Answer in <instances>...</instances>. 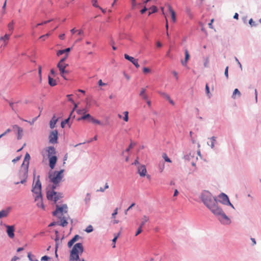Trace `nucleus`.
Instances as JSON below:
<instances>
[{"label":"nucleus","mask_w":261,"mask_h":261,"mask_svg":"<svg viewBox=\"0 0 261 261\" xmlns=\"http://www.w3.org/2000/svg\"><path fill=\"white\" fill-rule=\"evenodd\" d=\"M224 74L227 79L228 78V66H227L225 69Z\"/></svg>","instance_id":"603ef678"},{"label":"nucleus","mask_w":261,"mask_h":261,"mask_svg":"<svg viewBox=\"0 0 261 261\" xmlns=\"http://www.w3.org/2000/svg\"><path fill=\"white\" fill-rule=\"evenodd\" d=\"M56 206V210L53 212V215L58 217L60 219H61V223L59 224V225H61L63 227H65L67 225L68 222L65 217L62 218V216L64 213H67V206L65 204L63 205L62 206H59L57 205Z\"/></svg>","instance_id":"f03ea898"},{"label":"nucleus","mask_w":261,"mask_h":261,"mask_svg":"<svg viewBox=\"0 0 261 261\" xmlns=\"http://www.w3.org/2000/svg\"><path fill=\"white\" fill-rule=\"evenodd\" d=\"M68 56V54H66L65 57L64 58H63L62 59H61L58 63H61L62 64H66V63H65V61L67 58Z\"/></svg>","instance_id":"58836bf2"},{"label":"nucleus","mask_w":261,"mask_h":261,"mask_svg":"<svg viewBox=\"0 0 261 261\" xmlns=\"http://www.w3.org/2000/svg\"><path fill=\"white\" fill-rule=\"evenodd\" d=\"M49 259V257H48L46 255L43 256L41 257V260L43 261H48V260Z\"/></svg>","instance_id":"4d7b16f0"},{"label":"nucleus","mask_w":261,"mask_h":261,"mask_svg":"<svg viewBox=\"0 0 261 261\" xmlns=\"http://www.w3.org/2000/svg\"><path fill=\"white\" fill-rule=\"evenodd\" d=\"M139 95L145 100H147L148 98V95L146 93V89L145 88H141Z\"/></svg>","instance_id":"a211bd4d"},{"label":"nucleus","mask_w":261,"mask_h":261,"mask_svg":"<svg viewBox=\"0 0 261 261\" xmlns=\"http://www.w3.org/2000/svg\"><path fill=\"white\" fill-rule=\"evenodd\" d=\"M48 158L49 161V166L51 169H53L55 167V164L57 162V158L55 155H52Z\"/></svg>","instance_id":"2eb2a0df"},{"label":"nucleus","mask_w":261,"mask_h":261,"mask_svg":"<svg viewBox=\"0 0 261 261\" xmlns=\"http://www.w3.org/2000/svg\"><path fill=\"white\" fill-rule=\"evenodd\" d=\"M48 152V157L51 156V155H54L56 153L55 149L54 147H49L47 150Z\"/></svg>","instance_id":"a878e982"},{"label":"nucleus","mask_w":261,"mask_h":261,"mask_svg":"<svg viewBox=\"0 0 261 261\" xmlns=\"http://www.w3.org/2000/svg\"><path fill=\"white\" fill-rule=\"evenodd\" d=\"M118 236H119V234H118L116 236H115L114 237V238L113 239L112 241H113V243L114 244L113 246V248H115V243L117 240V238L118 237Z\"/></svg>","instance_id":"09e8293b"},{"label":"nucleus","mask_w":261,"mask_h":261,"mask_svg":"<svg viewBox=\"0 0 261 261\" xmlns=\"http://www.w3.org/2000/svg\"><path fill=\"white\" fill-rule=\"evenodd\" d=\"M202 199L204 204L210 209L217 204L216 199L208 192H204L202 195Z\"/></svg>","instance_id":"7ed1b4c3"},{"label":"nucleus","mask_w":261,"mask_h":261,"mask_svg":"<svg viewBox=\"0 0 261 261\" xmlns=\"http://www.w3.org/2000/svg\"><path fill=\"white\" fill-rule=\"evenodd\" d=\"M187 12L188 14L189 15V16L190 17H192V13H191V12L190 9H187Z\"/></svg>","instance_id":"69168bd1"},{"label":"nucleus","mask_w":261,"mask_h":261,"mask_svg":"<svg viewBox=\"0 0 261 261\" xmlns=\"http://www.w3.org/2000/svg\"><path fill=\"white\" fill-rule=\"evenodd\" d=\"M48 84L50 86H55L57 85L56 80H54L50 75H48Z\"/></svg>","instance_id":"bb28decb"},{"label":"nucleus","mask_w":261,"mask_h":261,"mask_svg":"<svg viewBox=\"0 0 261 261\" xmlns=\"http://www.w3.org/2000/svg\"><path fill=\"white\" fill-rule=\"evenodd\" d=\"M65 50L64 49H63V50H59L57 53V55L58 56H60L61 55H62V54H65Z\"/></svg>","instance_id":"864d4df0"},{"label":"nucleus","mask_w":261,"mask_h":261,"mask_svg":"<svg viewBox=\"0 0 261 261\" xmlns=\"http://www.w3.org/2000/svg\"><path fill=\"white\" fill-rule=\"evenodd\" d=\"M98 85H99V86H105V85H106V84L103 83L102 82V80H99V81H98Z\"/></svg>","instance_id":"680f3d73"},{"label":"nucleus","mask_w":261,"mask_h":261,"mask_svg":"<svg viewBox=\"0 0 261 261\" xmlns=\"http://www.w3.org/2000/svg\"><path fill=\"white\" fill-rule=\"evenodd\" d=\"M6 227L7 228V233L8 236L10 238H13L14 237V226L12 225H6Z\"/></svg>","instance_id":"4468645a"},{"label":"nucleus","mask_w":261,"mask_h":261,"mask_svg":"<svg viewBox=\"0 0 261 261\" xmlns=\"http://www.w3.org/2000/svg\"><path fill=\"white\" fill-rule=\"evenodd\" d=\"M236 94H238L239 96L241 95V93L238 89H235L233 91V94H232V97L233 98H235V95Z\"/></svg>","instance_id":"f704fd0d"},{"label":"nucleus","mask_w":261,"mask_h":261,"mask_svg":"<svg viewBox=\"0 0 261 261\" xmlns=\"http://www.w3.org/2000/svg\"><path fill=\"white\" fill-rule=\"evenodd\" d=\"M67 66H68V64H62L61 63L57 64V67L59 70L60 75L65 80H68L66 75L69 73L68 70L66 69Z\"/></svg>","instance_id":"39448f33"},{"label":"nucleus","mask_w":261,"mask_h":261,"mask_svg":"<svg viewBox=\"0 0 261 261\" xmlns=\"http://www.w3.org/2000/svg\"><path fill=\"white\" fill-rule=\"evenodd\" d=\"M10 207H8L5 210H3L0 211V218L7 217L10 213Z\"/></svg>","instance_id":"dca6fc26"},{"label":"nucleus","mask_w":261,"mask_h":261,"mask_svg":"<svg viewBox=\"0 0 261 261\" xmlns=\"http://www.w3.org/2000/svg\"><path fill=\"white\" fill-rule=\"evenodd\" d=\"M58 132L56 130L52 131L49 136V141L50 143L55 144L57 142Z\"/></svg>","instance_id":"6e6552de"},{"label":"nucleus","mask_w":261,"mask_h":261,"mask_svg":"<svg viewBox=\"0 0 261 261\" xmlns=\"http://www.w3.org/2000/svg\"><path fill=\"white\" fill-rule=\"evenodd\" d=\"M78 30H76L75 28H73L70 30V32L72 35L74 34L75 33L77 32Z\"/></svg>","instance_id":"338daca9"},{"label":"nucleus","mask_w":261,"mask_h":261,"mask_svg":"<svg viewBox=\"0 0 261 261\" xmlns=\"http://www.w3.org/2000/svg\"><path fill=\"white\" fill-rule=\"evenodd\" d=\"M30 160V155L28 153H27L25 155L24 159L22 165L29 167Z\"/></svg>","instance_id":"412c9836"},{"label":"nucleus","mask_w":261,"mask_h":261,"mask_svg":"<svg viewBox=\"0 0 261 261\" xmlns=\"http://www.w3.org/2000/svg\"><path fill=\"white\" fill-rule=\"evenodd\" d=\"M150 71H151V70L149 68L144 67L143 68V72L145 74L149 73V72H150Z\"/></svg>","instance_id":"a18cd8bd"},{"label":"nucleus","mask_w":261,"mask_h":261,"mask_svg":"<svg viewBox=\"0 0 261 261\" xmlns=\"http://www.w3.org/2000/svg\"><path fill=\"white\" fill-rule=\"evenodd\" d=\"M84 33L82 30H78L77 36H78L79 37L75 40V42L76 43V42H80L81 41H82L84 37Z\"/></svg>","instance_id":"6ab92c4d"},{"label":"nucleus","mask_w":261,"mask_h":261,"mask_svg":"<svg viewBox=\"0 0 261 261\" xmlns=\"http://www.w3.org/2000/svg\"><path fill=\"white\" fill-rule=\"evenodd\" d=\"M210 210L211 211V212L216 216H217L218 217L222 214L223 212L221 208L219 207L217 204H215L214 205L212 206Z\"/></svg>","instance_id":"1a4fd4ad"},{"label":"nucleus","mask_w":261,"mask_h":261,"mask_svg":"<svg viewBox=\"0 0 261 261\" xmlns=\"http://www.w3.org/2000/svg\"><path fill=\"white\" fill-rule=\"evenodd\" d=\"M160 170L161 172H162L164 169V164H162V165H159V166Z\"/></svg>","instance_id":"13d9d810"},{"label":"nucleus","mask_w":261,"mask_h":261,"mask_svg":"<svg viewBox=\"0 0 261 261\" xmlns=\"http://www.w3.org/2000/svg\"><path fill=\"white\" fill-rule=\"evenodd\" d=\"M14 23V21H12L8 25V30L10 32V35L13 32Z\"/></svg>","instance_id":"c85d7f7f"},{"label":"nucleus","mask_w":261,"mask_h":261,"mask_svg":"<svg viewBox=\"0 0 261 261\" xmlns=\"http://www.w3.org/2000/svg\"><path fill=\"white\" fill-rule=\"evenodd\" d=\"M117 211H118V208H116L114 210L113 213L112 215V216L113 218H114V219L115 218L116 215L117 214Z\"/></svg>","instance_id":"6e6d98bb"},{"label":"nucleus","mask_w":261,"mask_h":261,"mask_svg":"<svg viewBox=\"0 0 261 261\" xmlns=\"http://www.w3.org/2000/svg\"><path fill=\"white\" fill-rule=\"evenodd\" d=\"M138 172L140 176L144 177L147 173L145 166L143 165H139L138 167Z\"/></svg>","instance_id":"ddd939ff"},{"label":"nucleus","mask_w":261,"mask_h":261,"mask_svg":"<svg viewBox=\"0 0 261 261\" xmlns=\"http://www.w3.org/2000/svg\"><path fill=\"white\" fill-rule=\"evenodd\" d=\"M160 93L161 95H162L163 97L165 98L167 100L170 99V97L169 96V95L168 94H166V93L160 92Z\"/></svg>","instance_id":"ea45409f"},{"label":"nucleus","mask_w":261,"mask_h":261,"mask_svg":"<svg viewBox=\"0 0 261 261\" xmlns=\"http://www.w3.org/2000/svg\"><path fill=\"white\" fill-rule=\"evenodd\" d=\"M80 238V237L79 235H75L71 240H70L68 242V247L69 248H70L73 245V244L79 239Z\"/></svg>","instance_id":"f3484780"},{"label":"nucleus","mask_w":261,"mask_h":261,"mask_svg":"<svg viewBox=\"0 0 261 261\" xmlns=\"http://www.w3.org/2000/svg\"><path fill=\"white\" fill-rule=\"evenodd\" d=\"M124 117L123 118V120L125 122H127L128 120V112L127 111H125L124 112Z\"/></svg>","instance_id":"4c0bfd02"},{"label":"nucleus","mask_w":261,"mask_h":261,"mask_svg":"<svg viewBox=\"0 0 261 261\" xmlns=\"http://www.w3.org/2000/svg\"><path fill=\"white\" fill-rule=\"evenodd\" d=\"M249 23L250 24V25L252 27V26H255L256 25L254 21H253V19L252 18H251L249 21Z\"/></svg>","instance_id":"5fc2aeb1"},{"label":"nucleus","mask_w":261,"mask_h":261,"mask_svg":"<svg viewBox=\"0 0 261 261\" xmlns=\"http://www.w3.org/2000/svg\"><path fill=\"white\" fill-rule=\"evenodd\" d=\"M205 90H206V92L207 93V95H208V96L209 97H210L211 94H210V89H209V87L207 84H206L205 86Z\"/></svg>","instance_id":"de8ad7c7"},{"label":"nucleus","mask_w":261,"mask_h":261,"mask_svg":"<svg viewBox=\"0 0 261 261\" xmlns=\"http://www.w3.org/2000/svg\"><path fill=\"white\" fill-rule=\"evenodd\" d=\"M219 221L224 224H228L230 223V219L223 212L221 215L218 217Z\"/></svg>","instance_id":"9d476101"},{"label":"nucleus","mask_w":261,"mask_h":261,"mask_svg":"<svg viewBox=\"0 0 261 261\" xmlns=\"http://www.w3.org/2000/svg\"><path fill=\"white\" fill-rule=\"evenodd\" d=\"M11 131V129L10 128H8L7 129H6V130L2 134L4 136H5V135H6L8 133H10V132Z\"/></svg>","instance_id":"e2e57ef3"},{"label":"nucleus","mask_w":261,"mask_h":261,"mask_svg":"<svg viewBox=\"0 0 261 261\" xmlns=\"http://www.w3.org/2000/svg\"><path fill=\"white\" fill-rule=\"evenodd\" d=\"M163 158L165 160V161L167 162L171 163V160L168 157L166 153H164L163 154Z\"/></svg>","instance_id":"c9c22d12"},{"label":"nucleus","mask_w":261,"mask_h":261,"mask_svg":"<svg viewBox=\"0 0 261 261\" xmlns=\"http://www.w3.org/2000/svg\"><path fill=\"white\" fill-rule=\"evenodd\" d=\"M124 58L125 59L132 63L136 68H138L140 67L138 59H135L134 57L129 56L127 54H124Z\"/></svg>","instance_id":"9b49d317"},{"label":"nucleus","mask_w":261,"mask_h":261,"mask_svg":"<svg viewBox=\"0 0 261 261\" xmlns=\"http://www.w3.org/2000/svg\"><path fill=\"white\" fill-rule=\"evenodd\" d=\"M10 35H11L10 34H9V35L5 34V35L4 37H0V40L1 41H3V42H4V47H5L7 45V42H8V40L9 39V37H10Z\"/></svg>","instance_id":"4be33fe9"},{"label":"nucleus","mask_w":261,"mask_h":261,"mask_svg":"<svg viewBox=\"0 0 261 261\" xmlns=\"http://www.w3.org/2000/svg\"><path fill=\"white\" fill-rule=\"evenodd\" d=\"M168 9L171 13V18L173 22H176V14L175 11L173 10L171 6H168Z\"/></svg>","instance_id":"aec40b11"},{"label":"nucleus","mask_w":261,"mask_h":261,"mask_svg":"<svg viewBox=\"0 0 261 261\" xmlns=\"http://www.w3.org/2000/svg\"><path fill=\"white\" fill-rule=\"evenodd\" d=\"M38 73L39 75L40 79V80H41V66L40 65L38 67Z\"/></svg>","instance_id":"052dcab7"},{"label":"nucleus","mask_w":261,"mask_h":261,"mask_svg":"<svg viewBox=\"0 0 261 261\" xmlns=\"http://www.w3.org/2000/svg\"><path fill=\"white\" fill-rule=\"evenodd\" d=\"M59 38L61 40H64L65 38V34H60L59 36Z\"/></svg>","instance_id":"774afa93"},{"label":"nucleus","mask_w":261,"mask_h":261,"mask_svg":"<svg viewBox=\"0 0 261 261\" xmlns=\"http://www.w3.org/2000/svg\"><path fill=\"white\" fill-rule=\"evenodd\" d=\"M22 132H23V130L21 128V132L20 131H19V130H17V139H20L22 137Z\"/></svg>","instance_id":"37998d69"},{"label":"nucleus","mask_w":261,"mask_h":261,"mask_svg":"<svg viewBox=\"0 0 261 261\" xmlns=\"http://www.w3.org/2000/svg\"><path fill=\"white\" fill-rule=\"evenodd\" d=\"M149 10L150 11L149 12L148 15H150L152 13L156 12L158 9L156 6H153L149 8Z\"/></svg>","instance_id":"c756f323"},{"label":"nucleus","mask_w":261,"mask_h":261,"mask_svg":"<svg viewBox=\"0 0 261 261\" xmlns=\"http://www.w3.org/2000/svg\"><path fill=\"white\" fill-rule=\"evenodd\" d=\"M69 119H70V117H68L67 119H65L64 121H62L61 122V127L62 128H64V126H65V125L66 124V123H68L69 121Z\"/></svg>","instance_id":"e433bc0d"},{"label":"nucleus","mask_w":261,"mask_h":261,"mask_svg":"<svg viewBox=\"0 0 261 261\" xmlns=\"http://www.w3.org/2000/svg\"><path fill=\"white\" fill-rule=\"evenodd\" d=\"M91 117L92 116L89 114H87L83 116L79 120H85L88 118L90 120Z\"/></svg>","instance_id":"2f4dec72"},{"label":"nucleus","mask_w":261,"mask_h":261,"mask_svg":"<svg viewBox=\"0 0 261 261\" xmlns=\"http://www.w3.org/2000/svg\"><path fill=\"white\" fill-rule=\"evenodd\" d=\"M142 227H141L140 226H139V227L138 228V229L136 233V234H135L136 236H137L138 235H139L140 233H141V232L142 231Z\"/></svg>","instance_id":"3c124183"},{"label":"nucleus","mask_w":261,"mask_h":261,"mask_svg":"<svg viewBox=\"0 0 261 261\" xmlns=\"http://www.w3.org/2000/svg\"><path fill=\"white\" fill-rule=\"evenodd\" d=\"M149 220V217L146 215L143 216V218H142L141 222L140 223V226L141 227H143V226L144 225V224L147 222Z\"/></svg>","instance_id":"b1692460"},{"label":"nucleus","mask_w":261,"mask_h":261,"mask_svg":"<svg viewBox=\"0 0 261 261\" xmlns=\"http://www.w3.org/2000/svg\"><path fill=\"white\" fill-rule=\"evenodd\" d=\"M28 166L21 165L20 170L18 173V176L20 179V183L23 184L25 182L26 179L28 177Z\"/></svg>","instance_id":"20e7f679"},{"label":"nucleus","mask_w":261,"mask_h":261,"mask_svg":"<svg viewBox=\"0 0 261 261\" xmlns=\"http://www.w3.org/2000/svg\"><path fill=\"white\" fill-rule=\"evenodd\" d=\"M51 34V33H48L45 35H42L39 37V39H42L43 40H45Z\"/></svg>","instance_id":"72a5a7b5"},{"label":"nucleus","mask_w":261,"mask_h":261,"mask_svg":"<svg viewBox=\"0 0 261 261\" xmlns=\"http://www.w3.org/2000/svg\"><path fill=\"white\" fill-rule=\"evenodd\" d=\"M189 58H190V55H189V52L187 49H186L185 50V61H181V63H182V65L186 66L187 65V63L188 61L189 60Z\"/></svg>","instance_id":"393cba45"},{"label":"nucleus","mask_w":261,"mask_h":261,"mask_svg":"<svg viewBox=\"0 0 261 261\" xmlns=\"http://www.w3.org/2000/svg\"><path fill=\"white\" fill-rule=\"evenodd\" d=\"M134 145H135L133 143H131L129 144L128 147L126 149V151H127V152L129 151V150L134 146Z\"/></svg>","instance_id":"bf43d9fd"},{"label":"nucleus","mask_w":261,"mask_h":261,"mask_svg":"<svg viewBox=\"0 0 261 261\" xmlns=\"http://www.w3.org/2000/svg\"><path fill=\"white\" fill-rule=\"evenodd\" d=\"M32 191L35 195L41 194V184L39 180V176H38L37 179L35 184H33Z\"/></svg>","instance_id":"423d86ee"},{"label":"nucleus","mask_w":261,"mask_h":261,"mask_svg":"<svg viewBox=\"0 0 261 261\" xmlns=\"http://www.w3.org/2000/svg\"><path fill=\"white\" fill-rule=\"evenodd\" d=\"M211 139L212 140L211 146V147L212 148H213L214 147V146H215V142L216 141V138L215 137H212L211 138Z\"/></svg>","instance_id":"79ce46f5"},{"label":"nucleus","mask_w":261,"mask_h":261,"mask_svg":"<svg viewBox=\"0 0 261 261\" xmlns=\"http://www.w3.org/2000/svg\"><path fill=\"white\" fill-rule=\"evenodd\" d=\"M97 1L98 0H92V4L93 7L96 8H98L99 6L97 4Z\"/></svg>","instance_id":"c03bdc74"},{"label":"nucleus","mask_w":261,"mask_h":261,"mask_svg":"<svg viewBox=\"0 0 261 261\" xmlns=\"http://www.w3.org/2000/svg\"><path fill=\"white\" fill-rule=\"evenodd\" d=\"M58 121V119L54 116L51 120L50 121L49 125L51 128H54L55 127L56 124Z\"/></svg>","instance_id":"5701e85b"},{"label":"nucleus","mask_w":261,"mask_h":261,"mask_svg":"<svg viewBox=\"0 0 261 261\" xmlns=\"http://www.w3.org/2000/svg\"><path fill=\"white\" fill-rule=\"evenodd\" d=\"M64 169L59 171L50 172L48 178L50 181L53 183L51 190L47 192V198L50 200H53L57 202L63 196L61 193L56 192L54 190L59 186V184L62 181L64 177Z\"/></svg>","instance_id":"f257e3e1"},{"label":"nucleus","mask_w":261,"mask_h":261,"mask_svg":"<svg viewBox=\"0 0 261 261\" xmlns=\"http://www.w3.org/2000/svg\"><path fill=\"white\" fill-rule=\"evenodd\" d=\"M20 158H21V156H17V157H16L15 159H13V160H12V162H13V163H16L17 161H19V160H20Z\"/></svg>","instance_id":"0e129e2a"},{"label":"nucleus","mask_w":261,"mask_h":261,"mask_svg":"<svg viewBox=\"0 0 261 261\" xmlns=\"http://www.w3.org/2000/svg\"><path fill=\"white\" fill-rule=\"evenodd\" d=\"M28 257L30 261H38L36 256L31 254L30 252L28 253Z\"/></svg>","instance_id":"cd10ccee"},{"label":"nucleus","mask_w":261,"mask_h":261,"mask_svg":"<svg viewBox=\"0 0 261 261\" xmlns=\"http://www.w3.org/2000/svg\"><path fill=\"white\" fill-rule=\"evenodd\" d=\"M92 231H93V227L91 225H89L86 229V231L88 233L91 232Z\"/></svg>","instance_id":"49530a36"},{"label":"nucleus","mask_w":261,"mask_h":261,"mask_svg":"<svg viewBox=\"0 0 261 261\" xmlns=\"http://www.w3.org/2000/svg\"><path fill=\"white\" fill-rule=\"evenodd\" d=\"M89 121L92 122V123H93L94 124H98V125H100L101 124V122L99 120L95 119L93 117H92L91 118V119H90V120Z\"/></svg>","instance_id":"7c9ffc66"},{"label":"nucleus","mask_w":261,"mask_h":261,"mask_svg":"<svg viewBox=\"0 0 261 261\" xmlns=\"http://www.w3.org/2000/svg\"><path fill=\"white\" fill-rule=\"evenodd\" d=\"M208 64H209V58L206 57L204 59V66L205 67H207L208 66Z\"/></svg>","instance_id":"a19ab883"},{"label":"nucleus","mask_w":261,"mask_h":261,"mask_svg":"<svg viewBox=\"0 0 261 261\" xmlns=\"http://www.w3.org/2000/svg\"><path fill=\"white\" fill-rule=\"evenodd\" d=\"M12 127H13V128L14 130H16L17 131L19 130V131L21 132V128L19 126H18V125H14L12 126Z\"/></svg>","instance_id":"8fccbe9b"},{"label":"nucleus","mask_w":261,"mask_h":261,"mask_svg":"<svg viewBox=\"0 0 261 261\" xmlns=\"http://www.w3.org/2000/svg\"><path fill=\"white\" fill-rule=\"evenodd\" d=\"M51 21H52V19H50V20H48L47 21H43L41 23L37 24L35 27H33V28H37L38 26L41 25L45 24Z\"/></svg>","instance_id":"473e14b6"},{"label":"nucleus","mask_w":261,"mask_h":261,"mask_svg":"<svg viewBox=\"0 0 261 261\" xmlns=\"http://www.w3.org/2000/svg\"><path fill=\"white\" fill-rule=\"evenodd\" d=\"M219 198L221 201L225 204H229L232 206L231 203L230 202L228 196L224 193H221L219 195Z\"/></svg>","instance_id":"f8f14e48"},{"label":"nucleus","mask_w":261,"mask_h":261,"mask_svg":"<svg viewBox=\"0 0 261 261\" xmlns=\"http://www.w3.org/2000/svg\"><path fill=\"white\" fill-rule=\"evenodd\" d=\"M35 200L38 207L41 208L42 210L45 209L44 205L42 201V197L41 194L35 195Z\"/></svg>","instance_id":"0eeeda50"}]
</instances>
